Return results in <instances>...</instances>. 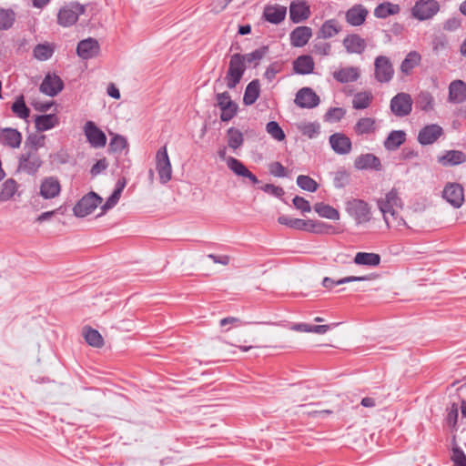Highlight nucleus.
<instances>
[{"label": "nucleus", "instance_id": "obj_38", "mask_svg": "<svg viewBox=\"0 0 466 466\" xmlns=\"http://www.w3.org/2000/svg\"><path fill=\"white\" fill-rule=\"evenodd\" d=\"M259 94H260L259 81L258 79L252 80L246 86L244 96H243V103L246 106L253 105L258 98Z\"/></svg>", "mask_w": 466, "mask_h": 466}, {"label": "nucleus", "instance_id": "obj_50", "mask_svg": "<svg viewBox=\"0 0 466 466\" xmlns=\"http://www.w3.org/2000/svg\"><path fill=\"white\" fill-rule=\"evenodd\" d=\"M11 109L13 113L21 119H26L30 115V109L26 106L23 96L16 98L13 103Z\"/></svg>", "mask_w": 466, "mask_h": 466}, {"label": "nucleus", "instance_id": "obj_54", "mask_svg": "<svg viewBox=\"0 0 466 466\" xmlns=\"http://www.w3.org/2000/svg\"><path fill=\"white\" fill-rule=\"evenodd\" d=\"M297 185L301 189L309 192H315L319 187V184L313 178L306 175H299L297 177Z\"/></svg>", "mask_w": 466, "mask_h": 466}, {"label": "nucleus", "instance_id": "obj_31", "mask_svg": "<svg viewBox=\"0 0 466 466\" xmlns=\"http://www.w3.org/2000/svg\"><path fill=\"white\" fill-rule=\"evenodd\" d=\"M342 30V26L337 19L326 20L318 32V37L329 39L337 35Z\"/></svg>", "mask_w": 466, "mask_h": 466}, {"label": "nucleus", "instance_id": "obj_10", "mask_svg": "<svg viewBox=\"0 0 466 466\" xmlns=\"http://www.w3.org/2000/svg\"><path fill=\"white\" fill-rule=\"evenodd\" d=\"M390 110L398 117H404L412 110V98L408 93H398L390 100Z\"/></svg>", "mask_w": 466, "mask_h": 466}, {"label": "nucleus", "instance_id": "obj_5", "mask_svg": "<svg viewBox=\"0 0 466 466\" xmlns=\"http://www.w3.org/2000/svg\"><path fill=\"white\" fill-rule=\"evenodd\" d=\"M440 11V4L437 0H418L411 8V15L425 21L432 18Z\"/></svg>", "mask_w": 466, "mask_h": 466}, {"label": "nucleus", "instance_id": "obj_43", "mask_svg": "<svg viewBox=\"0 0 466 466\" xmlns=\"http://www.w3.org/2000/svg\"><path fill=\"white\" fill-rule=\"evenodd\" d=\"M373 99V96L370 91L358 92L354 95L352 99V106L355 109H366L368 108Z\"/></svg>", "mask_w": 466, "mask_h": 466}, {"label": "nucleus", "instance_id": "obj_2", "mask_svg": "<svg viewBox=\"0 0 466 466\" xmlns=\"http://www.w3.org/2000/svg\"><path fill=\"white\" fill-rule=\"evenodd\" d=\"M246 71V65L243 62L241 54H234L231 56L228 69L225 77L227 86L229 89H233L240 82L244 73Z\"/></svg>", "mask_w": 466, "mask_h": 466}, {"label": "nucleus", "instance_id": "obj_59", "mask_svg": "<svg viewBox=\"0 0 466 466\" xmlns=\"http://www.w3.org/2000/svg\"><path fill=\"white\" fill-rule=\"evenodd\" d=\"M127 147V139L120 135H115L110 143H109V149L112 152H122L126 147Z\"/></svg>", "mask_w": 466, "mask_h": 466}, {"label": "nucleus", "instance_id": "obj_24", "mask_svg": "<svg viewBox=\"0 0 466 466\" xmlns=\"http://www.w3.org/2000/svg\"><path fill=\"white\" fill-rule=\"evenodd\" d=\"M61 190L60 183L55 177H46L40 186V195L45 199L54 198L59 195Z\"/></svg>", "mask_w": 466, "mask_h": 466}, {"label": "nucleus", "instance_id": "obj_57", "mask_svg": "<svg viewBox=\"0 0 466 466\" xmlns=\"http://www.w3.org/2000/svg\"><path fill=\"white\" fill-rule=\"evenodd\" d=\"M266 130L274 139L278 141H282L285 138L284 131L275 121L268 122L266 126Z\"/></svg>", "mask_w": 466, "mask_h": 466}, {"label": "nucleus", "instance_id": "obj_41", "mask_svg": "<svg viewBox=\"0 0 466 466\" xmlns=\"http://www.w3.org/2000/svg\"><path fill=\"white\" fill-rule=\"evenodd\" d=\"M305 231L315 234H329L333 231V226L320 220L308 219Z\"/></svg>", "mask_w": 466, "mask_h": 466}, {"label": "nucleus", "instance_id": "obj_4", "mask_svg": "<svg viewBox=\"0 0 466 466\" xmlns=\"http://www.w3.org/2000/svg\"><path fill=\"white\" fill-rule=\"evenodd\" d=\"M394 76V67L386 56H378L374 60V78L380 84L389 83Z\"/></svg>", "mask_w": 466, "mask_h": 466}, {"label": "nucleus", "instance_id": "obj_19", "mask_svg": "<svg viewBox=\"0 0 466 466\" xmlns=\"http://www.w3.org/2000/svg\"><path fill=\"white\" fill-rule=\"evenodd\" d=\"M64 83L58 76L47 74L43 79L39 89L46 96H55L62 91Z\"/></svg>", "mask_w": 466, "mask_h": 466}, {"label": "nucleus", "instance_id": "obj_26", "mask_svg": "<svg viewBox=\"0 0 466 466\" xmlns=\"http://www.w3.org/2000/svg\"><path fill=\"white\" fill-rule=\"evenodd\" d=\"M287 14V8L279 5H266L263 12V17L266 21L278 25L281 23Z\"/></svg>", "mask_w": 466, "mask_h": 466}, {"label": "nucleus", "instance_id": "obj_61", "mask_svg": "<svg viewBox=\"0 0 466 466\" xmlns=\"http://www.w3.org/2000/svg\"><path fill=\"white\" fill-rule=\"evenodd\" d=\"M346 111L342 107H331L325 114L328 122H338L344 117Z\"/></svg>", "mask_w": 466, "mask_h": 466}, {"label": "nucleus", "instance_id": "obj_64", "mask_svg": "<svg viewBox=\"0 0 466 466\" xmlns=\"http://www.w3.org/2000/svg\"><path fill=\"white\" fill-rule=\"evenodd\" d=\"M269 173L277 177H284L287 176L286 168L279 162H272L268 167Z\"/></svg>", "mask_w": 466, "mask_h": 466}, {"label": "nucleus", "instance_id": "obj_44", "mask_svg": "<svg viewBox=\"0 0 466 466\" xmlns=\"http://www.w3.org/2000/svg\"><path fill=\"white\" fill-rule=\"evenodd\" d=\"M313 208H314V210L321 218H325L331 219V220L339 219V211L328 204L319 202V203H316Z\"/></svg>", "mask_w": 466, "mask_h": 466}, {"label": "nucleus", "instance_id": "obj_15", "mask_svg": "<svg viewBox=\"0 0 466 466\" xmlns=\"http://www.w3.org/2000/svg\"><path fill=\"white\" fill-rule=\"evenodd\" d=\"M319 102V96L310 87H302L296 94L295 104L300 108H314Z\"/></svg>", "mask_w": 466, "mask_h": 466}, {"label": "nucleus", "instance_id": "obj_47", "mask_svg": "<svg viewBox=\"0 0 466 466\" xmlns=\"http://www.w3.org/2000/svg\"><path fill=\"white\" fill-rule=\"evenodd\" d=\"M367 279H368V277H366V276H360V277L350 276V277L342 278L339 280H333L332 279H330L329 277H325L322 280V286L326 289H330L336 285H342V284L350 283V282H354V281H363V280H367Z\"/></svg>", "mask_w": 466, "mask_h": 466}, {"label": "nucleus", "instance_id": "obj_14", "mask_svg": "<svg viewBox=\"0 0 466 466\" xmlns=\"http://www.w3.org/2000/svg\"><path fill=\"white\" fill-rule=\"evenodd\" d=\"M443 133V128L438 124L426 125L419 131L417 140L421 146L431 145L435 143Z\"/></svg>", "mask_w": 466, "mask_h": 466}, {"label": "nucleus", "instance_id": "obj_28", "mask_svg": "<svg viewBox=\"0 0 466 466\" xmlns=\"http://www.w3.org/2000/svg\"><path fill=\"white\" fill-rule=\"evenodd\" d=\"M466 161V155L460 150H447L438 157V162L444 167H452Z\"/></svg>", "mask_w": 466, "mask_h": 466}, {"label": "nucleus", "instance_id": "obj_40", "mask_svg": "<svg viewBox=\"0 0 466 466\" xmlns=\"http://www.w3.org/2000/svg\"><path fill=\"white\" fill-rule=\"evenodd\" d=\"M357 265L376 267L380 263V256L376 253L358 252L354 258Z\"/></svg>", "mask_w": 466, "mask_h": 466}, {"label": "nucleus", "instance_id": "obj_53", "mask_svg": "<svg viewBox=\"0 0 466 466\" xmlns=\"http://www.w3.org/2000/svg\"><path fill=\"white\" fill-rule=\"evenodd\" d=\"M307 220L301 219V218H289L288 216L282 215L279 217L278 222L281 225H285L290 228L298 229V230H304L306 229Z\"/></svg>", "mask_w": 466, "mask_h": 466}, {"label": "nucleus", "instance_id": "obj_36", "mask_svg": "<svg viewBox=\"0 0 466 466\" xmlns=\"http://www.w3.org/2000/svg\"><path fill=\"white\" fill-rule=\"evenodd\" d=\"M46 136L38 133L29 134L25 141L24 150L38 153V150L46 145Z\"/></svg>", "mask_w": 466, "mask_h": 466}, {"label": "nucleus", "instance_id": "obj_8", "mask_svg": "<svg viewBox=\"0 0 466 466\" xmlns=\"http://www.w3.org/2000/svg\"><path fill=\"white\" fill-rule=\"evenodd\" d=\"M102 202V198L95 192L84 196L74 207L73 212L78 218L91 214Z\"/></svg>", "mask_w": 466, "mask_h": 466}, {"label": "nucleus", "instance_id": "obj_16", "mask_svg": "<svg viewBox=\"0 0 466 466\" xmlns=\"http://www.w3.org/2000/svg\"><path fill=\"white\" fill-rule=\"evenodd\" d=\"M100 51L98 41L88 37L81 40L76 46V54L83 60H88L96 57Z\"/></svg>", "mask_w": 466, "mask_h": 466}, {"label": "nucleus", "instance_id": "obj_46", "mask_svg": "<svg viewBox=\"0 0 466 466\" xmlns=\"http://www.w3.org/2000/svg\"><path fill=\"white\" fill-rule=\"evenodd\" d=\"M16 15L11 8H0V30H8L15 24Z\"/></svg>", "mask_w": 466, "mask_h": 466}, {"label": "nucleus", "instance_id": "obj_30", "mask_svg": "<svg viewBox=\"0 0 466 466\" xmlns=\"http://www.w3.org/2000/svg\"><path fill=\"white\" fill-rule=\"evenodd\" d=\"M314 61L309 55L299 56L293 61V70L298 75H309L314 70Z\"/></svg>", "mask_w": 466, "mask_h": 466}, {"label": "nucleus", "instance_id": "obj_18", "mask_svg": "<svg viewBox=\"0 0 466 466\" xmlns=\"http://www.w3.org/2000/svg\"><path fill=\"white\" fill-rule=\"evenodd\" d=\"M22 139V134L16 128H0V144L2 146L12 149H16L20 147Z\"/></svg>", "mask_w": 466, "mask_h": 466}, {"label": "nucleus", "instance_id": "obj_35", "mask_svg": "<svg viewBox=\"0 0 466 466\" xmlns=\"http://www.w3.org/2000/svg\"><path fill=\"white\" fill-rule=\"evenodd\" d=\"M420 60L421 56L417 51L409 52L400 64V72L405 76L410 75L411 71L419 66Z\"/></svg>", "mask_w": 466, "mask_h": 466}, {"label": "nucleus", "instance_id": "obj_27", "mask_svg": "<svg viewBox=\"0 0 466 466\" xmlns=\"http://www.w3.org/2000/svg\"><path fill=\"white\" fill-rule=\"evenodd\" d=\"M312 35L309 26H298L290 33V44L295 47L304 46Z\"/></svg>", "mask_w": 466, "mask_h": 466}, {"label": "nucleus", "instance_id": "obj_58", "mask_svg": "<svg viewBox=\"0 0 466 466\" xmlns=\"http://www.w3.org/2000/svg\"><path fill=\"white\" fill-rule=\"evenodd\" d=\"M319 124L316 122H309L303 124L300 127V131L302 135L308 137L309 138H315L319 134Z\"/></svg>", "mask_w": 466, "mask_h": 466}, {"label": "nucleus", "instance_id": "obj_49", "mask_svg": "<svg viewBox=\"0 0 466 466\" xmlns=\"http://www.w3.org/2000/svg\"><path fill=\"white\" fill-rule=\"evenodd\" d=\"M84 337L86 343L95 348H101L104 344L101 334L92 328H86L84 330Z\"/></svg>", "mask_w": 466, "mask_h": 466}, {"label": "nucleus", "instance_id": "obj_21", "mask_svg": "<svg viewBox=\"0 0 466 466\" xmlns=\"http://www.w3.org/2000/svg\"><path fill=\"white\" fill-rule=\"evenodd\" d=\"M342 44L349 54L361 55L367 47L366 40L358 34L347 35Z\"/></svg>", "mask_w": 466, "mask_h": 466}, {"label": "nucleus", "instance_id": "obj_37", "mask_svg": "<svg viewBox=\"0 0 466 466\" xmlns=\"http://www.w3.org/2000/svg\"><path fill=\"white\" fill-rule=\"evenodd\" d=\"M400 11V7L399 5L390 2H383L375 7L374 15L377 18L385 19L390 15L399 14Z\"/></svg>", "mask_w": 466, "mask_h": 466}, {"label": "nucleus", "instance_id": "obj_60", "mask_svg": "<svg viewBox=\"0 0 466 466\" xmlns=\"http://www.w3.org/2000/svg\"><path fill=\"white\" fill-rule=\"evenodd\" d=\"M220 326L224 327L228 324H236L237 326L239 325H247V324H260V325H278L276 322L272 321H255V322H241V320L238 318L234 317H227L222 319H220Z\"/></svg>", "mask_w": 466, "mask_h": 466}, {"label": "nucleus", "instance_id": "obj_39", "mask_svg": "<svg viewBox=\"0 0 466 466\" xmlns=\"http://www.w3.org/2000/svg\"><path fill=\"white\" fill-rule=\"evenodd\" d=\"M227 141L228 147L237 151L244 143V136L238 128L229 127L227 131Z\"/></svg>", "mask_w": 466, "mask_h": 466}, {"label": "nucleus", "instance_id": "obj_23", "mask_svg": "<svg viewBox=\"0 0 466 466\" xmlns=\"http://www.w3.org/2000/svg\"><path fill=\"white\" fill-rule=\"evenodd\" d=\"M448 100L452 104H461L466 101V83L462 80H453L449 85Z\"/></svg>", "mask_w": 466, "mask_h": 466}, {"label": "nucleus", "instance_id": "obj_48", "mask_svg": "<svg viewBox=\"0 0 466 466\" xmlns=\"http://www.w3.org/2000/svg\"><path fill=\"white\" fill-rule=\"evenodd\" d=\"M416 106L422 111L428 112L434 107V98L428 91H421L416 99Z\"/></svg>", "mask_w": 466, "mask_h": 466}, {"label": "nucleus", "instance_id": "obj_62", "mask_svg": "<svg viewBox=\"0 0 466 466\" xmlns=\"http://www.w3.org/2000/svg\"><path fill=\"white\" fill-rule=\"evenodd\" d=\"M451 459L454 466H466V455L460 447H454L452 449Z\"/></svg>", "mask_w": 466, "mask_h": 466}, {"label": "nucleus", "instance_id": "obj_22", "mask_svg": "<svg viewBox=\"0 0 466 466\" xmlns=\"http://www.w3.org/2000/svg\"><path fill=\"white\" fill-rule=\"evenodd\" d=\"M354 167L358 170L373 169L381 170L380 159L371 153L361 154L356 157Z\"/></svg>", "mask_w": 466, "mask_h": 466}, {"label": "nucleus", "instance_id": "obj_42", "mask_svg": "<svg viewBox=\"0 0 466 466\" xmlns=\"http://www.w3.org/2000/svg\"><path fill=\"white\" fill-rule=\"evenodd\" d=\"M18 188L17 182L14 178L6 179L1 187L0 202H5L11 199Z\"/></svg>", "mask_w": 466, "mask_h": 466}, {"label": "nucleus", "instance_id": "obj_9", "mask_svg": "<svg viewBox=\"0 0 466 466\" xmlns=\"http://www.w3.org/2000/svg\"><path fill=\"white\" fill-rule=\"evenodd\" d=\"M217 105L221 110L220 120L222 122L230 121L238 113V106L231 99L228 92L218 93L216 95Z\"/></svg>", "mask_w": 466, "mask_h": 466}, {"label": "nucleus", "instance_id": "obj_52", "mask_svg": "<svg viewBox=\"0 0 466 466\" xmlns=\"http://www.w3.org/2000/svg\"><path fill=\"white\" fill-rule=\"evenodd\" d=\"M268 53V46H263L254 51H252L251 53H248V54H246V55H242V57H243V62L244 63H248V64H252L254 63L255 65H258V62Z\"/></svg>", "mask_w": 466, "mask_h": 466}, {"label": "nucleus", "instance_id": "obj_13", "mask_svg": "<svg viewBox=\"0 0 466 466\" xmlns=\"http://www.w3.org/2000/svg\"><path fill=\"white\" fill-rule=\"evenodd\" d=\"M86 140L95 148L104 147L106 144V134L93 121H87L84 127Z\"/></svg>", "mask_w": 466, "mask_h": 466}, {"label": "nucleus", "instance_id": "obj_17", "mask_svg": "<svg viewBox=\"0 0 466 466\" xmlns=\"http://www.w3.org/2000/svg\"><path fill=\"white\" fill-rule=\"evenodd\" d=\"M369 15L368 9L361 4H356L345 13V20L351 26L362 25Z\"/></svg>", "mask_w": 466, "mask_h": 466}, {"label": "nucleus", "instance_id": "obj_55", "mask_svg": "<svg viewBox=\"0 0 466 466\" xmlns=\"http://www.w3.org/2000/svg\"><path fill=\"white\" fill-rule=\"evenodd\" d=\"M350 180V174L345 169H339L334 174L333 186L336 188H343L349 185Z\"/></svg>", "mask_w": 466, "mask_h": 466}, {"label": "nucleus", "instance_id": "obj_51", "mask_svg": "<svg viewBox=\"0 0 466 466\" xmlns=\"http://www.w3.org/2000/svg\"><path fill=\"white\" fill-rule=\"evenodd\" d=\"M34 57L39 61L48 60L54 54V48L49 44H38L33 50Z\"/></svg>", "mask_w": 466, "mask_h": 466}, {"label": "nucleus", "instance_id": "obj_32", "mask_svg": "<svg viewBox=\"0 0 466 466\" xmlns=\"http://www.w3.org/2000/svg\"><path fill=\"white\" fill-rule=\"evenodd\" d=\"M406 141V133L403 130H393L390 132L383 146L389 151L397 150Z\"/></svg>", "mask_w": 466, "mask_h": 466}, {"label": "nucleus", "instance_id": "obj_7", "mask_svg": "<svg viewBox=\"0 0 466 466\" xmlns=\"http://www.w3.org/2000/svg\"><path fill=\"white\" fill-rule=\"evenodd\" d=\"M85 10V6L78 3L65 5L58 12V24L65 27L73 25L78 20L79 15L84 14Z\"/></svg>", "mask_w": 466, "mask_h": 466}, {"label": "nucleus", "instance_id": "obj_29", "mask_svg": "<svg viewBox=\"0 0 466 466\" xmlns=\"http://www.w3.org/2000/svg\"><path fill=\"white\" fill-rule=\"evenodd\" d=\"M333 78L341 84L357 81L360 76V69L355 66L342 67L332 74Z\"/></svg>", "mask_w": 466, "mask_h": 466}, {"label": "nucleus", "instance_id": "obj_33", "mask_svg": "<svg viewBox=\"0 0 466 466\" xmlns=\"http://www.w3.org/2000/svg\"><path fill=\"white\" fill-rule=\"evenodd\" d=\"M59 124V119L55 114L37 116L35 120V128L40 131L50 130Z\"/></svg>", "mask_w": 466, "mask_h": 466}, {"label": "nucleus", "instance_id": "obj_11", "mask_svg": "<svg viewBox=\"0 0 466 466\" xmlns=\"http://www.w3.org/2000/svg\"><path fill=\"white\" fill-rule=\"evenodd\" d=\"M157 171L162 184L167 183L172 177L171 163L167 155V147L159 148L156 155Z\"/></svg>", "mask_w": 466, "mask_h": 466}, {"label": "nucleus", "instance_id": "obj_25", "mask_svg": "<svg viewBox=\"0 0 466 466\" xmlns=\"http://www.w3.org/2000/svg\"><path fill=\"white\" fill-rule=\"evenodd\" d=\"M310 15L309 6L303 1L292 2L289 6V17L294 23L308 19Z\"/></svg>", "mask_w": 466, "mask_h": 466}, {"label": "nucleus", "instance_id": "obj_3", "mask_svg": "<svg viewBox=\"0 0 466 466\" xmlns=\"http://www.w3.org/2000/svg\"><path fill=\"white\" fill-rule=\"evenodd\" d=\"M347 212L352 217L357 224L369 222L371 218V212L369 204L362 200L354 198L346 204Z\"/></svg>", "mask_w": 466, "mask_h": 466}, {"label": "nucleus", "instance_id": "obj_56", "mask_svg": "<svg viewBox=\"0 0 466 466\" xmlns=\"http://www.w3.org/2000/svg\"><path fill=\"white\" fill-rule=\"evenodd\" d=\"M227 166L235 175L238 177H243L248 170L246 166L240 160L233 157H228L227 158Z\"/></svg>", "mask_w": 466, "mask_h": 466}, {"label": "nucleus", "instance_id": "obj_45", "mask_svg": "<svg viewBox=\"0 0 466 466\" xmlns=\"http://www.w3.org/2000/svg\"><path fill=\"white\" fill-rule=\"evenodd\" d=\"M291 329L299 332L324 334L329 329V326L311 325L308 323H295L292 325Z\"/></svg>", "mask_w": 466, "mask_h": 466}, {"label": "nucleus", "instance_id": "obj_1", "mask_svg": "<svg viewBox=\"0 0 466 466\" xmlns=\"http://www.w3.org/2000/svg\"><path fill=\"white\" fill-rule=\"evenodd\" d=\"M377 205L389 228H400L406 226L405 220L399 216V209L402 208V201L396 189H391L384 198L378 199Z\"/></svg>", "mask_w": 466, "mask_h": 466}, {"label": "nucleus", "instance_id": "obj_34", "mask_svg": "<svg viewBox=\"0 0 466 466\" xmlns=\"http://www.w3.org/2000/svg\"><path fill=\"white\" fill-rule=\"evenodd\" d=\"M376 120L373 117H361L355 124L353 130L358 136L370 135L376 131Z\"/></svg>", "mask_w": 466, "mask_h": 466}, {"label": "nucleus", "instance_id": "obj_6", "mask_svg": "<svg viewBox=\"0 0 466 466\" xmlns=\"http://www.w3.org/2000/svg\"><path fill=\"white\" fill-rule=\"evenodd\" d=\"M42 165L43 161L38 153L24 150L18 157V170L27 175H35Z\"/></svg>", "mask_w": 466, "mask_h": 466}, {"label": "nucleus", "instance_id": "obj_12", "mask_svg": "<svg viewBox=\"0 0 466 466\" xmlns=\"http://www.w3.org/2000/svg\"><path fill=\"white\" fill-rule=\"evenodd\" d=\"M442 198L454 208H459L464 202V190L459 183H448L442 191Z\"/></svg>", "mask_w": 466, "mask_h": 466}, {"label": "nucleus", "instance_id": "obj_63", "mask_svg": "<svg viewBox=\"0 0 466 466\" xmlns=\"http://www.w3.org/2000/svg\"><path fill=\"white\" fill-rule=\"evenodd\" d=\"M293 205L297 209H299L303 213L310 212L311 207L308 200H306L304 198L296 196L293 200Z\"/></svg>", "mask_w": 466, "mask_h": 466}, {"label": "nucleus", "instance_id": "obj_20", "mask_svg": "<svg viewBox=\"0 0 466 466\" xmlns=\"http://www.w3.org/2000/svg\"><path fill=\"white\" fill-rule=\"evenodd\" d=\"M329 142L332 150L339 155H347L351 151V140L343 133L330 135Z\"/></svg>", "mask_w": 466, "mask_h": 466}]
</instances>
